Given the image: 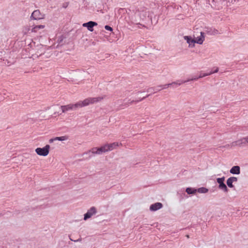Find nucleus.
<instances>
[{
  "label": "nucleus",
  "mask_w": 248,
  "mask_h": 248,
  "mask_svg": "<svg viewBox=\"0 0 248 248\" xmlns=\"http://www.w3.org/2000/svg\"><path fill=\"white\" fill-rule=\"evenodd\" d=\"M218 68L215 67L213 68L209 72H207L206 73H202L201 72L199 76V78H202L210 75L212 74L217 73L218 72Z\"/></svg>",
  "instance_id": "obj_10"
},
{
  "label": "nucleus",
  "mask_w": 248,
  "mask_h": 248,
  "mask_svg": "<svg viewBox=\"0 0 248 248\" xmlns=\"http://www.w3.org/2000/svg\"><path fill=\"white\" fill-rule=\"evenodd\" d=\"M151 89H152L151 88H149V89L148 90V91H149V90H150Z\"/></svg>",
  "instance_id": "obj_36"
},
{
  "label": "nucleus",
  "mask_w": 248,
  "mask_h": 248,
  "mask_svg": "<svg viewBox=\"0 0 248 248\" xmlns=\"http://www.w3.org/2000/svg\"><path fill=\"white\" fill-rule=\"evenodd\" d=\"M230 179V180H231V181L233 183V182H236L237 181V178L235 177H233V176H232V177H231L230 178H229Z\"/></svg>",
  "instance_id": "obj_27"
},
{
  "label": "nucleus",
  "mask_w": 248,
  "mask_h": 248,
  "mask_svg": "<svg viewBox=\"0 0 248 248\" xmlns=\"http://www.w3.org/2000/svg\"><path fill=\"white\" fill-rule=\"evenodd\" d=\"M40 47L41 49H42L43 50L44 49V46H43L41 45Z\"/></svg>",
  "instance_id": "obj_32"
},
{
  "label": "nucleus",
  "mask_w": 248,
  "mask_h": 248,
  "mask_svg": "<svg viewBox=\"0 0 248 248\" xmlns=\"http://www.w3.org/2000/svg\"><path fill=\"white\" fill-rule=\"evenodd\" d=\"M244 140H245V143L247 145H248V136H246V137H243Z\"/></svg>",
  "instance_id": "obj_29"
},
{
  "label": "nucleus",
  "mask_w": 248,
  "mask_h": 248,
  "mask_svg": "<svg viewBox=\"0 0 248 248\" xmlns=\"http://www.w3.org/2000/svg\"><path fill=\"white\" fill-rule=\"evenodd\" d=\"M232 183H233L231 181V180H230L229 178H228L227 179V185L229 187L232 188L233 187V185Z\"/></svg>",
  "instance_id": "obj_25"
},
{
  "label": "nucleus",
  "mask_w": 248,
  "mask_h": 248,
  "mask_svg": "<svg viewBox=\"0 0 248 248\" xmlns=\"http://www.w3.org/2000/svg\"><path fill=\"white\" fill-rule=\"evenodd\" d=\"M170 85H172V84L171 83H169V84H167L166 85H160V86H158L157 87L158 88H160V89H157L156 91H155V92H156L157 91H159L161 90H162V89H165L166 88H167L168 87H169L170 86Z\"/></svg>",
  "instance_id": "obj_21"
},
{
  "label": "nucleus",
  "mask_w": 248,
  "mask_h": 248,
  "mask_svg": "<svg viewBox=\"0 0 248 248\" xmlns=\"http://www.w3.org/2000/svg\"><path fill=\"white\" fill-rule=\"evenodd\" d=\"M199 78V77H193L192 78H189V79H188L187 80H186V82H189V81H192V80H197Z\"/></svg>",
  "instance_id": "obj_26"
},
{
  "label": "nucleus",
  "mask_w": 248,
  "mask_h": 248,
  "mask_svg": "<svg viewBox=\"0 0 248 248\" xmlns=\"http://www.w3.org/2000/svg\"><path fill=\"white\" fill-rule=\"evenodd\" d=\"M196 191L197 189L191 187H188L186 189V192L188 194H195Z\"/></svg>",
  "instance_id": "obj_18"
},
{
  "label": "nucleus",
  "mask_w": 248,
  "mask_h": 248,
  "mask_svg": "<svg viewBox=\"0 0 248 248\" xmlns=\"http://www.w3.org/2000/svg\"><path fill=\"white\" fill-rule=\"evenodd\" d=\"M54 141H56L55 138H52V139H50L49 140V142L50 143H51L53 142Z\"/></svg>",
  "instance_id": "obj_30"
},
{
  "label": "nucleus",
  "mask_w": 248,
  "mask_h": 248,
  "mask_svg": "<svg viewBox=\"0 0 248 248\" xmlns=\"http://www.w3.org/2000/svg\"><path fill=\"white\" fill-rule=\"evenodd\" d=\"M163 207V205L160 202H156L154 204L151 205L150 207V210L152 211H155L160 209H161Z\"/></svg>",
  "instance_id": "obj_11"
},
{
  "label": "nucleus",
  "mask_w": 248,
  "mask_h": 248,
  "mask_svg": "<svg viewBox=\"0 0 248 248\" xmlns=\"http://www.w3.org/2000/svg\"><path fill=\"white\" fill-rule=\"evenodd\" d=\"M205 36L204 33L202 32H201L200 35L196 37L194 39L196 43L201 45L203 43L204 40Z\"/></svg>",
  "instance_id": "obj_12"
},
{
  "label": "nucleus",
  "mask_w": 248,
  "mask_h": 248,
  "mask_svg": "<svg viewBox=\"0 0 248 248\" xmlns=\"http://www.w3.org/2000/svg\"><path fill=\"white\" fill-rule=\"evenodd\" d=\"M184 39L185 41H186V43L188 44V46L189 47H194L196 42L195 39L192 38L191 36H185L184 37Z\"/></svg>",
  "instance_id": "obj_7"
},
{
  "label": "nucleus",
  "mask_w": 248,
  "mask_h": 248,
  "mask_svg": "<svg viewBox=\"0 0 248 248\" xmlns=\"http://www.w3.org/2000/svg\"><path fill=\"white\" fill-rule=\"evenodd\" d=\"M50 148V145L47 144L43 148H37L35 151L40 156H46L49 154Z\"/></svg>",
  "instance_id": "obj_3"
},
{
  "label": "nucleus",
  "mask_w": 248,
  "mask_h": 248,
  "mask_svg": "<svg viewBox=\"0 0 248 248\" xmlns=\"http://www.w3.org/2000/svg\"><path fill=\"white\" fill-rule=\"evenodd\" d=\"M89 153H92L93 154L100 155L99 152L98 148L93 147L89 151Z\"/></svg>",
  "instance_id": "obj_20"
},
{
  "label": "nucleus",
  "mask_w": 248,
  "mask_h": 248,
  "mask_svg": "<svg viewBox=\"0 0 248 248\" xmlns=\"http://www.w3.org/2000/svg\"><path fill=\"white\" fill-rule=\"evenodd\" d=\"M70 240L71 241H73V240H72V239H70ZM81 241V238H79L77 240H74V242H78V241Z\"/></svg>",
  "instance_id": "obj_31"
},
{
  "label": "nucleus",
  "mask_w": 248,
  "mask_h": 248,
  "mask_svg": "<svg viewBox=\"0 0 248 248\" xmlns=\"http://www.w3.org/2000/svg\"><path fill=\"white\" fill-rule=\"evenodd\" d=\"M197 191L200 193H206L208 191V189L205 187H200L197 189Z\"/></svg>",
  "instance_id": "obj_22"
},
{
  "label": "nucleus",
  "mask_w": 248,
  "mask_h": 248,
  "mask_svg": "<svg viewBox=\"0 0 248 248\" xmlns=\"http://www.w3.org/2000/svg\"><path fill=\"white\" fill-rule=\"evenodd\" d=\"M232 146H238L239 147L247 146L244 138H241L238 140L233 141L232 143Z\"/></svg>",
  "instance_id": "obj_8"
},
{
  "label": "nucleus",
  "mask_w": 248,
  "mask_h": 248,
  "mask_svg": "<svg viewBox=\"0 0 248 248\" xmlns=\"http://www.w3.org/2000/svg\"><path fill=\"white\" fill-rule=\"evenodd\" d=\"M42 50H40V55L42 53Z\"/></svg>",
  "instance_id": "obj_34"
},
{
  "label": "nucleus",
  "mask_w": 248,
  "mask_h": 248,
  "mask_svg": "<svg viewBox=\"0 0 248 248\" xmlns=\"http://www.w3.org/2000/svg\"><path fill=\"white\" fill-rule=\"evenodd\" d=\"M186 82V80H178L176 81L172 82V83H171V84H172V85H176L177 86H180L182 84L185 83Z\"/></svg>",
  "instance_id": "obj_19"
},
{
  "label": "nucleus",
  "mask_w": 248,
  "mask_h": 248,
  "mask_svg": "<svg viewBox=\"0 0 248 248\" xmlns=\"http://www.w3.org/2000/svg\"><path fill=\"white\" fill-rule=\"evenodd\" d=\"M44 15L41 13L38 10L34 11L31 16V19L33 20H40L44 18Z\"/></svg>",
  "instance_id": "obj_4"
},
{
  "label": "nucleus",
  "mask_w": 248,
  "mask_h": 248,
  "mask_svg": "<svg viewBox=\"0 0 248 248\" xmlns=\"http://www.w3.org/2000/svg\"><path fill=\"white\" fill-rule=\"evenodd\" d=\"M96 209L94 207H92L84 215V219L85 220L91 217L93 215L96 213Z\"/></svg>",
  "instance_id": "obj_5"
},
{
  "label": "nucleus",
  "mask_w": 248,
  "mask_h": 248,
  "mask_svg": "<svg viewBox=\"0 0 248 248\" xmlns=\"http://www.w3.org/2000/svg\"><path fill=\"white\" fill-rule=\"evenodd\" d=\"M31 26H24L23 28V31H22L23 33L25 34H27L31 32Z\"/></svg>",
  "instance_id": "obj_15"
},
{
  "label": "nucleus",
  "mask_w": 248,
  "mask_h": 248,
  "mask_svg": "<svg viewBox=\"0 0 248 248\" xmlns=\"http://www.w3.org/2000/svg\"><path fill=\"white\" fill-rule=\"evenodd\" d=\"M45 28L46 26L45 25H33L31 26V32L39 34V37H41L42 36V34L45 33Z\"/></svg>",
  "instance_id": "obj_2"
},
{
  "label": "nucleus",
  "mask_w": 248,
  "mask_h": 248,
  "mask_svg": "<svg viewBox=\"0 0 248 248\" xmlns=\"http://www.w3.org/2000/svg\"><path fill=\"white\" fill-rule=\"evenodd\" d=\"M231 173L233 174H239L240 173V168L238 166L232 167L230 170Z\"/></svg>",
  "instance_id": "obj_13"
},
{
  "label": "nucleus",
  "mask_w": 248,
  "mask_h": 248,
  "mask_svg": "<svg viewBox=\"0 0 248 248\" xmlns=\"http://www.w3.org/2000/svg\"><path fill=\"white\" fill-rule=\"evenodd\" d=\"M225 180V177H222L221 178H218L217 179V182L219 184V185H221L223 183H224V181Z\"/></svg>",
  "instance_id": "obj_24"
},
{
  "label": "nucleus",
  "mask_w": 248,
  "mask_h": 248,
  "mask_svg": "<svg viewBox=\"0 0 248 248\" xmlns=\"http://www.w3.org/2000/svg\"><path fill=\"white\" fill-rule=\"evenodd\" d=\"M218 188L220 189L223 190L225 192H228V189L226 185L224 184V183H223L222 184H221V185H219Z\"/></svg>",
  "instance_id": "obj_17"
},
{
  "label": "nucleus",
  "mask_w": 248,
  "mask_h": 248,
  "mask_svg": "<svg viewBox=\"0 0 248 248\" xmlns=\"http://www.w3.org/2000/svg\"><path fill=\"white\" fill-rule=\"evenodd\" d=\"M106 147L107 148L108 152L111 151L115 149H116L117 147L122 145L121 143H119L117 142H115L110 144H106Z\"/></svg>",
  "instance_id": "obj_9"
},
{
  "label": "nucleus",
  "mask_w": 248,
  "mask_h": 248,
  "mask_svg": "<svg viewBox=\"0 0 248 248\" xmlns=\"http://www.w3.org/2000/svg\"><path fill=\"white\" fill-rule=\"evenodd\" d=\"M98 150H99V152L100 155L108 152L106 144L98 148Z\"/></svg>",
  "instance_id": "obj_16"
},
{
  "label": "nucleus",
  "mask_w": 248,
  "mask_h": 248,
  "mask_svg": "<svg viewBox=\"0 0 248 248\" xmlns=\"http://www.w3.org/2000/svg\"><path fill=\"white\" fill-rule=\"evenodd\" d=\"M1 216H2V214L0 213V217H1Z\"/></svg>",
  "instance_id": "obj_35"
},
{
  "label": "nucleus",
  "mask_w": 248,
  "mask_h": 248,
  "mask_svg": "<svg viewBox=\"0 0 248 248\" xmlns=\"http://www.w3.org/2000/svg\"><path fill=\"white\" fill-rule=\"evenodd\" d=\"M149 95H147L146 96L143 97L142 98L138 97L137 98H136L135 99H133V100L129 99V100H128V101L129 102V103L130 104H132L134 103H138L140 101H142L143 99L148 97Z\"/></svg>",
  "instance_id": "obj_14"
},
{
  "label": "nucleus",
  "mask_w": 248,
  "mask_h": 248,
  "mask_svg": "<svg viewBox=\"0 0 248 248\" xmlns=\"http://www.w3.org/2000/svg\"><path fill=\"white\" fill-rule=\"evenodd\" d=\"M105 96H98L96 97H88L82 101H79L75 104H69L67 105L62 106L61 108L62 113L73 110H76L78 108H81L94 103L101 101Z\"/></svg>",
  "instance_id": "obj_1"
},
{
  "label": "nucleus",
  "mask_w": 248,
  "mask_h": 248,
  "mask_svg": "<svg viewBox=\"0 0 248 248\" xmlns=\"http://www.w3.org/2000/svg\"><path fill=\"white\" fill-rule=\"evenodd\" d=\"M142 92H138L137 93V95H138L140 93H141Z\"/></svg>",
  "instance_id": "obj_33"
},
{
  "label": "nucleus",
  "mask_w": 248,
  "mask_h": 248,
  "mask_svg": "<svg viewBox=\"0 0 248 248\" xmlns=\"http://www.w3.org/2000/svg\"><path fill=\"white\" fill-rule=\"evenodd\" d=\"M67 139H68V137L66 136L55 137L56 140H59V141L66 140Z\"/></svg>",
  "instance_id": "obj_23"
},
{
  "label": "nucleus",
  "mask_w": 248,
  "mask_h": 248,
  "mask_svg": "<svg viewBox=\"0 0 248 248\" xmlns=\"http://www.w3.org/2000/svg\"><path fill=\"white\" fill-rule=\"evenodd\" d=\"M105 29L106 30L110 31H112V30H113L112 28L111 27H110V26H109L108 25H106L105 26Z\"/></svg>",
  "instance_id": "obj_28"
},
{
  "label": "nucleus",
  "mask_w": 248,
  "mask_h": 248,
  "mask_svg": "<svg viewBox=\"0 0 248 248\" xmlns=\"http://www.w3.org/2000/svg\"><path fill=\"white\" fill-rule=\"evenodd\" d=\"M97 25V23L94 21H89L82 24V26L87 28L90 31H93V27Z\"/></svg>",
  "instance_id": "obj_6"
}]
</instances>
